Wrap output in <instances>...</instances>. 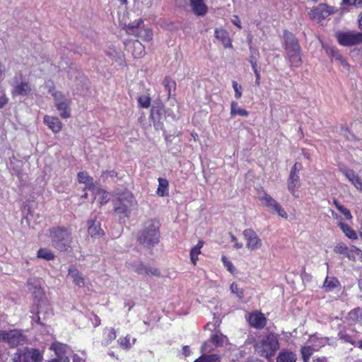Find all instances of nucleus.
<instances>
[{"instance_id":"37","label":"nucleus","mask_w":362,"mask_h":362,"mask_svg":"<svg viewBox=\"0 0 362 362\" xmlns=\"http://www.w3.org/2000/svg\"><path fill=\"white\" fill-rule=\"evenodd\" d=\"M194 362H221V358L218 354H203Z\"/></svg>"},{"instance_id":"12","label":"nucleus","mask_w":362,"mask_h":362,"mask_svg":"<svg viewBox=\"0 0 362 362\" xmlns=\"http://www.w3.org/2000/svg\"><path fill=\"white\" fill-rule=\"evenodd\" d=\"M332 13H334V8L332 6H329L325 4H320L314 6L308 13V16L313 21L320 22Z\"/></svg>"},{"instance_id":"21","label":"nucleus","mask_w":362,"mask_h":362,"mask_svg":"<svg viewBox=\"0 0 362 362\" xmlns=\"http://www.w3.org/2000/svg\"><path fill=\"white\" fill-rule=\"evenodd\" d=\"M341 171L346 177L355 186V187L362 192V180L352 170L341 169Z\"/></svg>"},{"instance_id":"9","label":"nucleus","mask_w":362,"mask_h":362,"mask_svg":"<svg viewBox=\"0 0 362 362\" xmlns=\"http://www.w3.org/2000/svg\"><path fill=\"white\" fill-rule=\"evenodd\" d=\"M338 42L343 46H353L362 43V33L340 31L336 33Z\"/></svg>"},{"instance_id":"33","label":"nucleus","mask_w":362,"mask_h":362,"mask_svg":"<svg viewBox=\"0 0 362 362\" xmlns=\"http://www.w3.org/2000/svg\"><path fill=\"white\" fill-rule=\"evenodd\" d=\"M168 181L165 178H158V187L157 194L160 197H164L168 194Z\"/></svg>"},{"instance_id":"59","label":"nucleus","mask_w":362,"mask_h":362,"mask_svg":"<svg viewBox=\"0 0 362 362\" xmlns=\"http://www.w3.org/2000/svg\"><path fill=\"white\" fill-rule=\"evenodd\" d=\"M4 71H5L4 66L1 63H0V81L4 78Z\"/></svg>"},{"instance_id":"28","label":"nucleus","mask_w":362,"mask_h":362,"mask_svg":"<svg viewBox=\"0 0 362 362\" xmlns=\"http://www.w3.org/2000/svg\"><path fill=\"white\" fill-rule=\"evenodd\" d=\"M88 232L91 237H99L103 234V230L100 228L99 222H96L94 220H90L88 221Z\"/></svg>"},{"instance_id":"5","label":"nucleus","mask_w":362,"mask_h":362,"mask_svg":"<svg viewBox=\"0 0 362 362\" xmlns=\"http://www.w3.org/2000/svg\"><path fill=\"white\" fill-rule=\"evenodd\" d=\"M136 204V201L132 193L129 191H125L118 194L115 211L117 214L122 216H128Z\"/></svg>"},{"instance_id":"42","label":"nucleus","mask_w":362,"mask_h":362,"mask_svg":"<svg viewBox=\"0 0 362 362\" xmlns=\"http://www.w3.org/2000/svg\"><path fill=\"white\" fill-rule=\"evenodd\" d=\"M350 249L344 243H339L335 247L334 251L340 255H343L344 256L346 255Z\"/></svg>"},{"instance_id":"55","label":"nucleus","mask_w":362,"mask_h":362,"mask_svg":"<svg viewBox=\"0 0 362 362\" xmlns=\"http://www.w3.org/2000/svg\"><path fill=\"white\" fill-rule=\"evenodd\" d=\"M344 2L349 4H353L355 6H361L362 0H344Z\"/></svg>"},{"instance_id":"46","label":"nucleus","mask_w":362,"mask_h":362,"mask_svg":"<svg viewBox=\"0 0 362 362\" xmlns=\"http://www.w3.org/2000/svg\"><path fill=\"white\" fill-rule=\"evenodd\" d=\"M221 260L226 267H227V269L230 272L233 273L235 270L234 266L232 264L230 261H229L225 256H223L221 258Z\"/></svg>"},{"instance_id":"15","label":"nucleus","mask_w":362,"mask_h":362,"mask_svg":"<svg viewBox=\"0 0 362 362\" xmlns=\"http://www.w3.org/2000/svg\"><path fill=\"white\" fill-rule=\"evenodd\" d=\"M55 100V106L60 112V116L63 118H68L70 117L69 107L70 105V100L64 97L59 93H54L52 94Z\"/></svg>"},{"instance_id":"50","label":"nucleus","mask_w":362,"mask_h":362,"mask_svg":"<svg viewBox=\"0 0 362 362\" xmlns=\"http://www.w3.org/2000/svg\"><path fill=\"white\" fill-rule=\"evenodd\" d=\"M116 337H117V334H116L115 330L114 329H112V328L109 329L108 334H107V342H110V341L115 340Z\"/></svg>"},{"instance_id":"1","label":"nucleus","mask_w":362,"mask_h":362,"mask_svg":"<svg viewBox=\"0 0 362 362\" xmlns=\"http://www.w3.org/2000/svg\"><path fill=\"white\" fill-rule=\"evenodd\" d=\"M279 349L278 337L272 333L259 339L255 344V349L257 354L266 358L269 362H272V357Z\"/></svg>"},{"instance_id":"49","label":"nucleus","mask_w":362,"mask_h":362,"mask_svg":"<svg viewBox=\"0 0 362 362\" xmlns=\"http://www.w3.org/2000/svg\"><path fill=\"white\" fill-rule=\"evenodd\" d=\"M163 84L168 90H170L172 86L175 85L174 81H173L169 77H165L163 80Z\"/></svg>"},{"instance_id":"40","label":"nucleus","mask_w":362,"mask_h":362,"mask_svg":"<svg viewBox=\"0 0 362 362\" xmlns=\"http://www.w3.org/2000/svg\"><path fill=\"white\" fill-rule=\"evenodd\" d=\"M117 341L122 349H129L132 346V344L135 343L136 339H133L132 343H131L129 336H126L124 337H120Z\"/></svg>"},{"instance_id":"29","label":"nucleus","mask_w":362,"mask_h":362,"mask_svg":"<svg viewBox=\"0 0 362 362\" xmlns=\"http://www.w3.org/2000/svg\"><path fill=\"white\" fill-rule=\"evenodd\" d=\"M214 35L216 38L221 40L226 47L232 46L228 34L225 30L216 28Z\"/></svg>"},{"instance_id":"6","label":"nucleus","mask_w":362,"mask_h":362,"mask_svg":"<svg viewBox=\"0 0 362 362\" xmlns=\"http://www.w3.org/2000/svg\"><path fill=\"white\" fill-rule=\"evenodd\" d=\"M25 341V337L20 329L0 330V342H5L11 347L22 345Z\"/></svg>"},{"instance_id":"53","label":"nucleus","mask_w":362,"mask_h":362,"mask_svg":"<svg viewBox=\"0 0 362 362\" xmlns=\"http://www.w3.org/2000/svg\"><path fill=\"white\" fill-rule=\"evenodd\" d=\"M8 101L5 94L0 95V108H2Z\"/></svg>"},{"instance_id":"45","label":"nucleus","mask_w":362,"mask_h":362,"mask_svg":"<svg viewBox=\"0 0 362 362\" xmlns=\"http://www.w3.org/2000/svg\"><path fill=\"white\" fill-rule=\"evenodd\" d=\"M301 354L304 361L310 358L312 354V349L310 346H304L301 349Z\"/></svg>"},{"instance_id":"54","label":"nucleus","mask_w":362,"mask_h":362,"mask_svg":"<svg viewBox=\"0 0 362 362\" xmlns=\"http://www.w3.org/2000/svg\"><path fill=\"white\" fill-rule=\"evenodd\" d=\"M49 362H69V360L66 356H59L51 360Z\"/></svg>"},{"instance_id":"35","label":"nucleus","mask_w":362,"mask_h":362,"mask_svg":"<svg viewBox=\"0 0 362 362\" xmlns=\"http://www.w3.org/2000/svg\"><path fill=\"white\" fill-rule=\"evenodd\" d=\"M236 115L247 117L249 113L246 110L240 108L237 102L232 101L230 103V115L233 117Z\"/></svg>"},{"instance_id":"38","label":"nucleus","mask_w":362,"mask_h":362,"mask_svg":"<svg viewBox=\"0 0 362 362\" xmlns=\"http://www.w3.org/2000/svg\"><path fill=\"white\" fill-rule=\"evenodd\" d=\"M50 349H52L55 352L57 357L64 356L63 354L66 351V345L56 341L52 344Z\"/></svg>"},{"instance_id":"41","label":"nucleus","mask_w":362,"mask_h":362,"mask_svg":"<svg viewBox=\"0 0 362 362\" xmlns=\"http://www.w3.org/2000/svg\"><path fill=\"white\" fill-rule=\"evenodd\" d=\"M230 288L231 292L235 294L238 298L242 299L244 297L243 289L240 288L238 284L233 283Z\"/></svg>"},{"instance_id":"34","label":"nucleus","mask_w":362,"mask_h":362,"mask_svg":"<svg viewBox=\"0 0 362 362\" xmlns=\"http://www.w3.org/2000/svg\"><path fill=\"white\" fill-rule=\"evenodd\" d=\"M204 243L201 240L191 249L190 251V259L194 265H196L198 260V255L201 253V249L203 247Z\"/></svg>"},{"instance_id":"51","label":"nucleus","mask_w":362,"mask_h":362,"mask_svg":"<svg viewBox=\"0 0 362 362\" xmlns=\"http://www.w3.org/2000/svg\"><path fill=\"white\" fill-rule=\"evenodd\" d=\"M82 356H79L77 354H74L72 356L73 362H85L84 354H82Z\"/></svg>"},{"instance_id":"62","label":"nucleus","mask_w":362,"mask_h":362,"mask_svg":"<svg viewBox=\"0 0 362 362\" xmlns=\"http://www.w3.org/2000/svg\"><path fill=\"white\" fill-rule=\"evenodd\" d=\"M143 4H144L145 6H146L147 7H151L152 6V3L148 1V0H144L142 1Z\"/></svg>"},{"instance_id":"63","label":"nucleus","mask_w":362,"mask_h":362,"mask_svg":"<svg viewBox=\"0 0 362 362\" xmlns=\"http://www.w3.org/2000/svg\"><path fill=\"white\" fill-rule=\"evenodd\" d=\"M252 69L254 71V72L255 73V71H259L257 69V63L256 62H252Z\"/></svg>"},{"instance_id":"7","label":"nucleus","mask_w":362,"mask_h":362,"mask_svg":"<svg viewBox=\"0 0 362 362\" xmlns=\"http://www.w3.org/2000/svg\"><path fill=\"white\" fill-rule=\"evenodd\" d=\"M127 267L139 275L144 276H160V272L156 267L145 264L139 261L127 262Z\"/></svg>"},{"instance_id":"17","label":"nucleus","mask_w":362,"mask_h":362,"mask_svg":"<svg viewBox=\"0 0 362 362\" xmlns=\"http://www.w3.org/2000/svg\"><path fill=\"white\" fill-rule=\"evenodd\" d=\"M31 85L26 81H18L17 76L15 77V81L12 84L11 94L13 97L18 95L25 96L32 92Z\"/></svg>"},{"instance_id":"31","label":"nucleus","mask_w":362,"mask_h":362,"mask_svg":"<svg viewBox=\"0 0 362 362\" xmlns=\"http://www.w3.org/2000/svg\"><path fill=\"white\" fill-rule=\"evenodd\" d=\"M296 354L286 350L281 351L276 358V362H296Z\"/></svg>"},{"instance_id":"64","label":"nucleus","mask_w":362,"mask_h":362,"mask_svg":"<svg viewBox=\"0 0 362 362\" xmlns=\"http://www.w3.org/2000/svg\"><path fill=\"white\" fill-rule=\"evenodd\" d=\"M243 247V245L242 243H235V247L237 248V249H240V248H242Z\"/></svg>"},{"instance_id":"61","label":"nucleus","mask_w":362,"mask_h":362,"mask_svg":"<svg viewBox=\"0 0 362 362\" xmlns=\"http://www.w3.org/2000/svg\"><path fill=\"white\" fill-rule=\"evenodd\" d=\"M358 22L359 28L362 30V11L358 15Z\"/></svg>"},{"instance_id":"4","label":"nucleus","mask_w":362,"mask_h":362,"mask_svg":"<svg viewBox=\"0 0 362 362\" xmlns=\"http://www.w3.org/2000/svg\"><path fill=\"white\" fill-rule=\"evenodd\" d=\"M52 246L59 251H66L72 243L71 233L64 228H54L50 231Z\"/></svg>"},{"instance_id":"39","label":"nucleus","mask_w":362,"mask_h":362,"mask_svg":"<svg viewBox=\"0 0 362 362\" xmlns=\"http://www.w3.org/2000/svg\"><path fill=\"white\" fill-rule=\"evenodd\" d=\"M54 253L51 250L45 248H41L37 252V257L45 260L54 259Z\"/></svg>"},{"instance_id":"30","label":"nucleus","mask_w":362,"mask_h":362,"mask_svg":"<svg viewBox=\"0 0 362 362\" xmlns=\"http://www.w3.org/2000/svg\"><path fill=\"white\" fill-rule=\"evenodd\" d=\"M77 178L78 182L85 184L86 189L90 191L92 190V187L96 186L93 185V178L86 172H79L77 175Z\"/></svg>"},{"instance_id":"13","label":"nucleus","mask_w":362,"mask_h":362,"mask_svg":"<svg viewBox=\"0 0 362 362\" xmlns=\"http://www.w3.org/2000/svg\"><path fill=\"white\" fill-rule=\"evenodd\" d=\"M243 235L246 240V247L249 250H257L262 247V241L253 230L245 229L243 232Z\"/></svg>"},{"instance_id":"60","label":"nucleus","mask_w":362,"mask_h":362,"mask_svg":"<svg viewBox=\"0 0 362 362\" xmlns=\"http://www.w3.org/2000/svg\"><path fill=\"white\" fill-rule=\"evenodd\" d=\"M255 76H256V81H255V83L257 86H259V80H260V74H259V71H255Z\"/></svg>"},{"instance_id":"23","label":"nucleus","mask_w":362,"mask_h":362,"mask_svg":"<svg viewBox=\"0 0 362 362\" xmlns=\"http://www.w3.org/2000/svg\"><path fill=\"white\" fill-rule=\"evenodd\" d=\"M266 318L261 313H253L249 317V323L251 326L261 329L266 325Z\"/></svg>"},{"instance_id":"48","label":"nucleus","mask_w":362,"mask_h":362,"mask_svg":"<svg viewBox=\"0 0 362 362\" xmlns=\"http://www.w3.org/2000/svg\"><path fill=\"white\" fill-rule=\"evenodd\" d=\"M339 211L346 218V219L350 220L352 218V215L350 211L344 206H339Z\"/></svg>"},{"instance_id":"58","label":"nucleus","mask_w":362,"mask_h":362,"mask_svg":"<svg viewBox=\"0 0 362 362\" xmlns=\"http://www.w3.org/2000/svg\"><path fill=\"white\" fill-rule=\"evenodd\" d=\"M182 353L185 356H188L190 355V349L188 346H184L182 347Z\"/></svg>"},{"instance_id":"26","label":"nucleus","mask_w":362,"mask_h":362,"mask_svg":"<svg viewBox=\"0 0 362 362\" xmlns=\"http://www.w3.org/2000/svg\"><path fill=\"white\" fill-rule=\"evenodd\" d=\"M129 50L132 53L135 58H139L144 54V46L139 41L134 40L128 46Z\"/></svg>"},{"instance_id":"11","label":"nucleus","mask_w":362,"mask_h":362,"mask_svg":"<svg viewBox=\"0 0 362 362\" xmlns=\"http://www.w3.org/2000/svg\"><path fill=\"white\" fill-rule=\"evenodd\" d=\"M141 23H143L141 19H139L136 24L129 23L127 25V32L130 35L138 36L142 40L148 42L153 38V33L149 29L141 28Z\"/></svg>"},{"instance_id":"19","label":"nucleus","mask_w":362,"mask_h":362,"mask_svg":"<svg viewBox=\"0 0 362 362\" xmlns=\"http://www.w3.org/2000/svg\"><path fill=\"white\" fill-rule=\"evenodd\" d=\"M227 337L221 333H216L211 336L210 341L205 342L201 347L202 352H209L213 348L209 346V343H213L215 346H221L226 341Z\"/></svg>"},{"instance_id":"24","label":"nucleus","mask_w":362,"mask_h":362,"mask_svg":"<svg viewBox=\"0 0 362 362\" xmlns=\"http://www.w3.org/2000/svg\"><path fill=\"white\" fill-rule=\"evenodd\" d=\"M91 192L94 194V199L100 202V204H105L110 200L109 193L98 186L92 187Z\"/></svg>"},{"instance_id":"52","label":"nucleus","mask_w":362,"mask_h":362,"mask_svg":"<svg viewBox=\"0 0 362 362\" xmlns=\"http://www.w3.org/2000/svg\"><path fill=\"white\" fill-rule=\"evenodd\" d=\"M354 250L355 251H357V252H359V249L356 247H353V249H350V250L348 252V253L346 254V257H347L349 259L351 260H355V255H354Z\"/></svg>"},{"instance_id":"2","label":"nucleus","mask_w":362,"mask_h":362,"mask_svg":"<svg viewBox=\"0 0 362 362\" xmlns=\"http://www.w3.org/2000/svg\"><path fill=\"white\" fill-rule=\"evenodd\" d=\"M159 223L156 220H148L144 224L138 235L139 242L146 246L152 247L159 242Z\"/></svg>"},{"instance_id":"25","label":"nucleus","mask_w":362,"mask_h":362,"mask_svg":"<svg viewBox=\"0 0 362 362\" xmlns=\"http://www.w3.org/2000/svg\"><path fill=\"white\" fill-rule=\"evenodd\" d=\"M44 122L54 133L59 132L62 129V122L57 117L46 115L44 117Z\"/></svg>"},{"instance_id":"18","label":"nucleus","mask_w":362,"mask_h":362,"mask_svg":"<svg viewBox=\"0 0 362 362\" xmlns=\"http://www.w3.org/2000/svg\"><path fill=\"white\" fill-rule=\"evenodd\" d=\"M327 54L332 59L333 62H336L345 70H349V65L345 58L334 48L329 47L327 49Z\"/></svg>"},{"instance_id":"43","label":"nucleus","mask_w":362,"mask_h":362,"mask_svg":"<svg viewBox=\"0 0 362 362\" xmlns=\"http://www.w3.org/2000/svg\"><path fill=\"white\" fill-rule=\"evenodd\" d=\"M138 102L141 107L147 108L150 106L151 98L148 96L144 95L139 98Z\"/></svg>"},{"instance_id":"47","label":"nucleus","mask_w":362,"mask_h":362,"mask_svg":"<svg viewBox=\"0 0 362 362\" xmlns=\"http://www.w3.org/2000/svg\"><path fill=\"white\" fill-rule=\"evenodd\" d=\"M361 312L360 309H354L349 313V317L351 319H354L355 320H359L361 319Z\"/></svg>"},{"instance_id":"44","label":"nucleus","mask_w":362,"mask_h":362,"mask_svg":"<svg viewBox=\"0 0 362 362\" xmlns=\"http://www.w3.org/2000/svg\"><path fill=\"white\" fill-rule=\"evenodd\" d=\"M232 86L235 91V97L237 99L240 98L242 97V86L239 85L235 81L232 82Z\"/></svg>"},{"instance_id":"14","label":"nucleus","mask_w":362,"mask_h":362,"mask_svg":"<svg viewBox=\"0 0 362 362\" xmlns=\"http://www.w3.org/2000/svg\"><path fill=\"white\" fill-rule=\"evenodd\" d=\"M28 287L29 291L37 301V305H44L45 295L39 281L35 279H30L28 281Z\"/></svg>"},{"instance_id":"22","label":"nucleus","mask_w":362,"mask_h":362,"mask_svg":"<svg viewBox=\"0 0 362 362\" xmlns=\"http://www.w3.org/2000/svg\"><path fill=\"white\" fill-rule=\"evenodd\" d=\"M189 5L196 16H203L207 12V6L203 0H189Z\"/></svg>"},{"instance_id":"10","label":"nucleus","mask_w":362,"mask_h":362,"mask_svg":"<svg viewBox=\"0 0 362 362\" xmlns=\"http://www.w3.org/2000/svg\"><path fill=\"white\" fill-rule=\"evenodd\" d=\"M42 355L38 349L26 348L15 354L13 362H41Z\"/></svg>"},{"instance_id":"36","label":"nucleus","mask_w":362,"mask_h":362,"mask_svg":"<svg viewBox=\"0 0 362 362\" xmlns=\"http://www.w3.org/2000/svg\"><path fill=\"white\" fill-rule=\"evenodd\" d=\"M339 226L346 237L352 240L357 239V235L356 232L347 224L340 222L339 223Z\"/></svg>"},{"instance_id":"3","label":"nucleus","mask_w":362,"mask_h":362,"mask_svg":"<svg viewBox=\"0 0 362 362\" xmlns=\"http://www.w3.org/2000/svg\"><path fill=\"white\" fill-rule=\"evenodd\" d=\"M284 48L291 66L296 67L300 66L302 59L300 47L297 40L288 32L284 33Z\"/></svg>"},{"instance_id":"27","label":"nucleus","mask_w":362,"mask_h":362,"mask_svg":"<svg viewBox=\"0 0 362 362\" xmlns=\"http://www.w3.org/2000/svg\"><path fill=\"white\" fill-rule=\"evenodd\" d=\"M68 276L71 277L75 285L83 287L85 285L84 279L82 274L75 268L71 267L69 269Z\"/></svg>"},{"instance_id":"20","label":"nucleus","mask_w":362,"mask_h":362,"mask_svg":"<svg viewBox=\"0 0 362 362\" xmlns=\"http://www.w3.org/2000/svg\"><path fill=\"white\" fill-rule=\"evenodd\" d=\"M288 189L296 197H298V189L300 187V177L298 173H290L288 180Z\"/></svg>"},{"instance_id":"16","label":"nucleus","mask_w":362,"mask_h":362,"mask_svg":"<svg viewBox=\"0 0 362 362\" xmlns=\"http://www.w3.org/2000/svg\"><path fill=\"white\" fill-rule=\"evenodd\" d=\"M33 314L31 317L32 320L40 325H45L44 321L53 315L52 310L48 305H37V311L35 314V311L32 310Z\"/></svg>"},{"instance_id":"8","label":"nucleus","mask_w":362,"mask_h":362,"mask_svg":"<svg viewBox=\"0 0 362 362\" xmlns=\"http://www.w3.org/2000/svg\"><path fill=\"white\" fill-rule=\"evenodd\" d=\"M258 199L262 202V205L267 207L268 211L271 213H276L279 216L284 218H288L286 212L284 210V209H282L281 205L269 194L263 192L258 195Z\"/></svg>"},{"instance_id":"56","label":"nucleus","mask_w":362,"mask_h":362,"mask_svg":"<svg viewBox=\"0 0 362 362\" xmlns=\"http://www.w3.org/2000/svg\"><path fill=\"white\" fill-rule=\"evenodd\" d=\"M232 23L236 25L238 28H241V22L238 16H234V18L231 20Z\"/></svg>"},{"instance_id":"57","label":"nucleus","mask_w":362,"mask_h":362,"mask_svg":"<svg viewBox=\"0 0 362 362\" xmlns=\"http://www.w3.org/2000/svg\"><path fill=\"white\" fill-rule=\"evenodd\" d=\"M300 163H296L293 168H292V170H291V173H298V172L300 170Z\"/></svg>"},{"instance_id":"32","label":"nucleus","mask_w":362,"mask_h":362,"mask_svg":"<svg viewBox=\"0 0 362 362\" xmlns=\"http://www.w3.org/2000/svg\"><path fill=\"white\" fill-rule=\"evenodd\" d=\"M339 286V282L337 278L333 277V276H327L324 281L322 288L325 291L329 292V291H333L334 288H336Z\"/></svg>"}]
</instances>
